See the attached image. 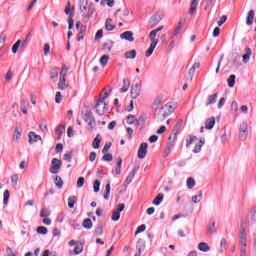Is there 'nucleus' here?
Here are the masks:
<instances>
[{
	"instance_id": "1",
	"label": "nucleus",
	"mask_w": 256,
	"mask_h": 256,
	"mask_svg": "<svg viewBox=\"0 0 256 256\" xmlns=\"http://www.w3.org/2000/svg\"><path fill=\"white\" fill-rule=\"evenodd\" d=\"M80 13L82 15V18L85 19L86 23L93 17V13H95V8H93V3H90L87 6H81L80 8Z\"/></svg>"
},
{
	"instance_id": "2",
	"label": "nucleus",
	"mask_w": 256,
	"mask_h": 256,
	"mask_svg": "<svg viewBox=\"0 0 256 256\" xmlns=\"http://www.w3.org/2000/svg\"><path fill=\"white\" fill-rule=\"evenodd\" d=\"M130 95L132 99H137V97L141 95V80L138 79L135 84L132 85Z\"/></svg>"
},
{
	"instance_id": "3",
	"label": "nucleus",
	"mask_w": 256,
	"mask_h": 256,
	"mask_svg": "<svg viewBox=\"0 0 256 256\" xmlns=\"http://www.w3.org/2000/svg\"><path fill=\"white\" fill-rule=\"evenodd\" d=\"M239 247H247V232H245V224L243 223L240 225Z\"/></svg>"
},
{
	"instance_id": "4",
	"label": "nucleus",
	"mask_w": 256,
	"mask_h": 256,
	"mask_svg": "<svg viewBox=\"0 0 256 256\" xmlns=\"http://www.w3.org/2000/svg\"><path fill=\"white\" fill-rule=\"evenodd\" d=\"M95 109H96V113L97 115H105V113H107V111H109V108L107 107V103L98 100L96 105H95Z\"/></svg>"
},
{
	"instance_id": "5",
	"label": "nucleus",
	"mask_w": 256,
	"mask_h": 256,
	"mask_svg": "<svg viewBox=\"0 0 256 256\" xmlns=\"http://www.w3.org/2000/svg\"><path fill=\"white\" fill-rule=\"evenodd\" d=\"M248 135H249V125L247 124V122H243L239 128L240 141H245V139H247Z\"/></svg>"
},
{
	"instance_id": "6",
	"label": "nucleus",
	"mask_w": 256,
	"mask_h": 256,
	"mask_svg": "<svg viewBox=\"0 0 256 256\" xmlns=\"http://www.w3.org/2000/svg\"><path fill=\"white\" fill-rule=\"evenodd\" d=\"M125 210V204H118L117 209L112 212V221L121 219V212Z\"/></svg>"
},
{
	"instance_id": "7",
	"label": "nucleus",
	"mask_w": 256,
	"mask_h": 256,
	"mask_svg": "<svg viewBox=\"0 0 256 256\" xmlns=\"http://www.w3.org/2000/svg\"><path fill=\"white\" fill-rule=\"evenodd\" d=\"M61 160L54 158L52 159V165L50 167V173H52L53 175H57V173H59V169H61Z\"/></svg>"
},
{
	"instance_id": "8",
	"label": "nucleus",
	"mask_w": 256,
	"mask_h": 256,
	"mask_svg": "<svg viewBox=\"0 0 256 256\" xmlns=\"http://www.w3.org/2000/svg\"><path fill=\"white\" fill-rule=\"evenodd\" d=\"M147 147H149V144L146 142L140 145L138 149V159H145V157H147Z\"/></svg>"
},
{
	"instance_id": "9",
	"label": "nucleus",
	"mask_w": 256,
	"mask_h": 256,
	"mask_svg": "<svg viewBox=\"0 0 256 256\" xmlns=\"http://www.w3.org/2000/svg\"><path fill=\"white\" fill-rule=\"evenodd\" d=\"M185 25V20H180L176 28L174 29V32L171 36V39H175V37H179L181 35V31H183V26Z\"/></svg>"
},
{
	"instance_id": "10",
	"label": "nucleus",
	"mask_w": 256,
	"mask_h": 256,
	"mask_svg": "<svg viewBox=\"0 0 256 256\" xmlns=\"http://www.w3.org/2000/svg\"><path fill=\"white\" fill-rule=\"evenodd\" d=\"M161 23V16L160 15H153L148 22L149 29H153V27H156V25H159Z\"/></svg>"
},
{
	"instance_id": "11",
	"label": "nucleus",
	"mask_w": 256,
	"mask_h": 256,
	"mask_svg": "<svg viewBox=\"0 0 256 256\" xmlns=\"http://www.w3.org/2000/svg\"><path fill=\"white\" fill-rule=\"evenodd\" d=\"M169 115H171L170 112H168V110H163V107H162L158 113L157 122L163 123V121H165L167 117H169Z\"/></svg>"
},
{
	"instance_id": "12",
	"label": "nucleus",
	"mask_w": 256,
	"mask_h": 256,
	"mask_svg": "<svg viewBox=\"0 0 256 256\" xmlns=\"http://www.w3.org/2000/svg\"><path fill=\"white\" fill-rule=\"evenodd\" d=\"M139 171V166H135L133 170L128 174L125 183L127 185H130V183H133V179H135V175H137V172Z\"/></svg>"
},
{
	"instance_id": "13",
	"label": "nucleus",
	"mask_w": 256,
	"mask_h": 256,
	"mask_svg": "<svg viewBox=\"0 0 256 256\" xmlns=\"http://www.w3.org/2000/svg\"><path fill=\"white\" fill-rule=\"evenodd\" d=\"M219 97V93H214L212 95H208L207 100L205 102V106L209 107V105H215L217 103V98Z\"/></svg>"
},
{
	"instance_id": "14",
	"label": "nucleus",
	"mask_w": 256,
	"mask_h": 256,
	"mask_svg": "<svg viewBox=\"0 0 256 256\" xmlns=\"http://www.w3.org/2000/svg\"><path fill=\"white\" fill-rule=\"evenodd\" d=\"M120 39H124L125 41H129L130 43H133L135 41V38L133 37V32L126 31L120 35Z\"/></svg>"
},
{
	"instance_id": "15",
	"label": "nucleus",
	"mask_w": 256,
	"mask_h": 256,
	"mask_svg": "<svg viewBox=\"0 0 256 256\" xmlns=\"http://www.w3.org/2000/svg\"><path fill=\"white\" fill-rule=\"evenodd\" d=\"M254 20H255V10H249L246 17V25H248V27H251V25H253Z\"/></svg>"
},
{
	"instance_id": "16",
	"label": "nucleus",
	"mask_w": 256,
	"mask_h": 256,
	"mask_svg": "<svg viewBox=\"0 0 256 256\" xmlns=\"http://www.w3.org/2000/svg\"><path fill=\"white\" fill-rule=\"evenodd\" d=\"M29 137V143H37L38 141H41V135H37L35 132L31 131L28 134Z\"/></svg>"
},
{
	"instance_id": "17",
	"label": "nucleus",
	"mask_w": 256,
	"mask_h": 256,
	"mask_svg": "<svg viewBox=\"0 0 256 256\" xmlns=\"http://www.w3.org/2000/svg\"><path fill=\"white\" fill-rule=\"evenodd\" d=\"M177 139V132L171 133L170 136L168 137V142L166 144V147H169L173 149L175 146V140Z\"/></svg>"
},
{
	"instance_id": "18",
	"label": "nucleus",
	"mask_w": 256,
	"mask_h": 256,
	"mask_svg": "<svg viewBox=\"0 0 256 256\" xmlns=\"http://www.w3.org/2000/svg\"><path fill=\"white\" fill-rule=\"evenodd\" d=\"M22 133H23V129L16 127L12 136L13 141H16V143H19V139H21Z\"/></svg>"
},
{
	"instance_id": "19",
	"label": "nucleus",
	"mask_w": 256,
	"mask_h": 256,
	"mask_svg": "<svg viewBox=\"0 0 256 256\" xmlns=\"http://www.w3.org/2000/svg\"><path fill=\"white\" fill-rule=\"evenodd\" d=\"M136 249H137L136 253H138V255H141V253H143V251H145V241H143V239H139L137 241Z\"/></svg>"
},
{
	"instance_id": "20",
	"label": "nucleus",
	"mask_w": 256,
	"mask_h": 256,
	"mask_svg": "<svg viewBox=\"0 0 256 256\" xmlns=\"http://www.w3.org/2000/svg\"><path fill=\"white\" fill-rule=\"evenodd\" d=\"M200 0H191L189 15H193L197 12V6L199 5Z\"/></svg>"
},
{
	"instance_id": "21",
	"label": "nucleus",
	"mask_w": 256,
	"mask_h": 256,
	"mask_svg": "<svg viewBox=\"0 0 256 256\" xmlns=\"http://www.w3.org/2000/svg\"><path fill=\"white\" fill-rule=\"evenodd\" d=\"M67 87H69V83H67V78H59L58 89H60V91H65Z\"/></svg>"
},
{
	"instance_id": "22",
	"label": "nucleus",
	"mask_w": 256,
	"mask_h": 256,
	"mask_svg": "<svg viewBox=\"0 0 256 256\" xmlns=\"http://www.w3.org/2000/svg\"><path fill=\"white\" fill-rule=\"evenodd\" d=\"M50 78L54 82L58 81V79H59V70L57 69V67L51 68V70H50Z\"/></svg>"
},
{
	"instance_id": "23",
	"label": "nucleus",
	"mask_w": 256,
	"mask_h": 256,
	"mask_svg": "<svg viewBox=\"0 0 256 256\" xmlns=\"http://www.w3.org/2000/svg\"><path fill=\"white\" fill-rule=\"evenodd\" d=\"M246 53L242 56L243 63H247L251 59V55H253V50L251 48L245 49Z\"/></svg>"
},
{
	"instance_id": "24",
	"label": "nucleus",
	"mask_w": 256,
	"mask_h": 256,
	"mask_svg": "<svg viewBox=\"0 0 256 256\" xmlns=\"http://www.w3.org/2000/svg\"><path fill=\"white\" fill-rule=\"evenodd\" d=\"M101 139H102L101 135L97 134L92 142L93 149H99V147H101Z\"/></svg>"
},
{
	"instance_id": "25",
	"label": "nucleus",
	"mask_w": 256,
	"mask_h": 256,
	"mask_svg": "<svg viewBox=\"0 0 256 256\" xmlns=\"http://www.w3.org/2000/svg\"><path fill=\"white\" fill-rule=\"evenodd\" d=\"M163 199H165V195L163 193H159L153 200L152 205H161L163 202Z\"/></svg>"
},
{
	"instance_id": "26",
	"label": "nucleus",
	"mask_w": 256,
	"mask_h": 256,
	"mask_svg": "<svg viewBox=\"0 0 256 256\" xmlns=\"http://www.w3.org/2000/svg\"><path fill=\"white\" fill-rule=\"evenodd\" d=\"M199 67H201V64L199 62H195L193 66L189 69L188 75L191 79H193V75H195V70L199 69Z\"/></svg>"
},
{
	"instance_id": "27",
	"label": "nucleus",
	"mask_w": 256,
	"mask_h": 256,
	"mask_svg": "<svg viewBox=\"0 0 256 256\" xmlns=\"http://www.w3.org/2000/svg\"><path fill=\"white\" fill-rule=\"evenodd\" d=\"M105 29L106 31H114L115 25H113V19L111 18L106 19Z\"/></svg>"
},
{
	"instance_id": "28",
	"label": "nucleus",
	"mask_w": 256,
	"mask_h": 256,
	"mask_svg": "<svg viewBox=\"0 0 256 256\" xmlns=\"http://www.w3.org/2000/svg\"><path fill=\"white\" fill-rule=\"evenodd\" d=\"M215 127V117H211L205 121V128L206 129H213Z\"/></svg>"
},
{
	"instance_id": "29",
	"label": "nucleus",
	"mask_w": 256,
	"mask_h": 256,
	"mask_svg": "<svg viewBox=\"0 0 256 256\" xmlns=\"http://www.w3.org/2000/svg\"><path fill=\"white\" fill-rule=\"evenodd\" d=\"M127 124L128 125H139V120L135 117V115L127 116Z\"/></svg>"
},
{
	"instance_id": "30",
	"label": "nucleus",
	"mask_w": 256,
	"mask_h": 256,
	"mask_svg": "<svg viewBox=\"0 0 256 256\" xmlns=\"http://www.w3.org/2000/svg\"><path fill=\"white\" fill-rule=\"evenodd\" d=\"M177 108V105H171V104H165L164 106H162V111H168L171 113H173L175 111V109Z\"/></svg>"
},
{
	"instance_id": "31",
	"label": "nucleus",
	"mask_w": 256,
	"mask_h": 256,
	"mask_svg": "<svg viewBox=\"0 0 256 256\" xmlns=\"http://www.w3.org/2000/svg\"><path fill=\"white\" fill-rule=\"evenodd\" d=\"M27 107H29V102H27L25 100H21L20 101V109H21L22 113H24V115H27V113H28Z\"/></svg>"
},
{
	"instance_id": "32",
	"label": "nucleus",
	"mask_w": 256,
	"mask_h": 256,
	"mask_svg": "<svg viewBox=\"0 0 256 256\" xmlns=\"http://www.w3.org/2000/svg\"><path fill=\"white\" fill-rule=\"evenodd\" d=\"M93 118H95V116L93 115V112H91V110L86 111L82 117V119H83V121H85V123H87L88 121H90Z\"/></svg>"
},
{
	"instance_id": "33",
	"label": "nucleus",
	"mask_w": 256,
	"mask_h": 256,
	"mask_svg": "<svg viewBox=\"0 0 256 256\" xmlns=\"http://www.w3.org/2000/svg\"><path fill=\"white\" fill-rule=\"evenodd\" d=\"M125 59H135L137 57V50H130L125 52Z\"/></svg>"
},
{
	"instance_id": "34",
	"label": "nucleus",
	"mask_w": 256,
	"mask_h": 256,
	"mask_svg": "<svg viewBox=\"0 0 256 256\" xmlns=\"http://www.w3.org/2000/svg\"><path fill=\"white\" fill-rule=\"evenodd\" d=\"M86 123L88 127H90V131H95V129L97 128V121L95 120V118L88 120Z\"/></svg>"
},
{
	"instance_id": "35",
	"label": "nucleus",
	"mask_w": 256,
	"mask_h": 256,
	"mask_svg": "<svg viewBox=\"0 0 256 256\" xmlns=\"http://www.w3.org/2000/svg\"><path fill=\"white\" fill-rule=\"evenodd\" d=\"M250 221L253 224H256V206H253L250 209Z\"/></svg>"
},
{
	"instance_id": "36",
	"label": "nucleus",
	"mask_w": 256,
	"mask_h": 256,
	"mask_svg": "<svg viewBox=\"0 0 256 256\" xmlns=\"http://www.w3.org/2000/svg\"><path fill=\"white\" fill-rule=\"evenodd\" d=\"M109 195H111V184L108 182L105 186V194H104V199L106 201H109Z\"/></svg>"
},
{
	"instance_id": "37",
	"label": "nucleus",
	"mask_w": 256,
	"mask_h": 256,
	"mask_svg": "<svg viewBox=\"0 0 256 256\" xmlns=\"http://www.w3.org/2000/svg\"><path fill=\"white\" fill-rule=\"evenodd\" d=\"M113 41L108 40L106 43L103 44V49L104 51H107L108 53L111 51V49H113Z\"/></svg>"
},
{
	"instance_id": "38",
	"label": "nucleus",
	"mask_w": 256,
	"mask_h": 256,
	"mask_svg": "<svg viewBox=\"0 0 256 256\" xmlns=\"http://www.w3.org/2000/svg\"><path fill=\"white\" fill-rule=\"evenodd\" d=\"M95 237H100V235H103V224H98L97 227L94 230Z\"/></svg>"
},
{
	"instance_id": "39",
	"label": "nucleus",
	"mask_w": 256,
	"mask_h": 256,
	"mask_svg": "<svg viewBox=\"0 0 256 256\" xmlns=\"http://www.w3.org/2000/svg\"><path fill=\"white\" fill-rule=\"evenodd\" d=\"M75 203H77V196H71L68 198L69 209H73V207H75Z\"/></svg>"
},
{
	"instance_id": "40",
	"label": "nucleus",
	"mask_w": 256,
	"mask_h": 256,
	"mask_svg": "<svg viewBox=\"0 0 256 256\" xmlns=\"http://www.w3.org/2000/svg\"><path fill=\"white\" fill-rule=\"evenodd\" d=\"M55 186L57 189H62L63 188V179L60 178V176H56L54 179Z\"/></svg>"
},
{
	"instance_id": "41",
	"label": "nucleus",
	"mask_w": 256,
	"mask_h": 256,
	"mask_svg": "<svg viewBox=\"0 0 256 256\" xmlns=\"http://www.w3.org/2000/svg\"><path fill=\"white\" fill-rule=\"evenodd\" d=\"M82 226L84 227V229H91L93 227V222L91 221V219L86 218L83 221Z\"/></svg>"
},
{
	"instance_id": "42",
	"label": "nucleus",
	"mask_w": 256,
	"mask_h": 256,
	"mask_svg": "<svg viewBox=\"0 0 256 256\" xmlns=\"http://www.w3.org/2000/svg\"><path fill=\"white\" fill-rule=\"evenodd\" d=\"M208 233L210 235H213V233H217V227H215V221H212L209 225H208Z\"/></svg>"
},
{
	"instance_id": "43",
	"label": "nucleus",
	"mask_w": 256,
	"mask_h": 256,
	"mask_svg": "<svg viewBox=\"0 0 256 256\" xmlns=\"http://www.w3.org/2000/svg\"><path fill=\"white\" fill-rule=\"evenodd\" d=\"M108 89H109V90L106 91V92H104L103 95H102V94L100 95L98 101L105 102V99H107V97H109V95H111V91H112L111 87L108 86Z\"/></svg>"
},
{
	"instance_id": "44",
	"label": "nucleus",
	"mask_w": 256,
	"mask_h": 256,
	"mask_svg": "<svg viewBox=\"0 0 256 256\" xmlns=\"http://www.w3.org/2000/svg\"><path fill=\"white\" fill-rule=\"evenodd\" d=\"M235 79H236V76L234 74L229 76V78L227 79L228 87L230 88L235 87Z\"/></svg>"
},
{
	"instance_id": "45",
	"label": "nucleus",
	"mask_w": 256,
	"mask_h": 256,
	"mask_svg": "<svg viewBox=\"0 0 256 256\" xmlns=\"http://www.w3.org/2000/svg\"><path fill=\"white\" fill-rule=\"evenodd\" d=\"M73 17H75V13H70V16L68 17V29H73V26L75 25V21H73Z\"/></svg>"
},
{
	"instance_id": "46",
	"label": "nucleus",
	"mask_w": 256,
	"mask_h": 256,
	"mask_svg": "<svg viewBox=\"0 0 256 256\" xmlns=\"http://www.w3.org/2000/svg\"><path fill=\"white\" fill-rule=\"evenodd\" d=\"M123 165V159L121 157H118V162L116 166V175H121V167Z\"/></svg>"
},
{
	"instance_id": "47",
	"label": "nucleus",
	"mask_w": 256,
	"mask_h": 256,
	"mask_svg": "<svg viewBox=\"0 0 256 256\" xmlns=\"http://www.w3.org/2000/svg\"><path fill=\"white\" fill-rule=\"evenodd\" d=\"M186 186H187V189H193V187H195V179H193L192 177H189L186 181Z\"/></svg>"
},
{
	"instance_id": "48",
	"label": "nucleus",
	"mask_w": 256,
	"mask_h": 256,
	"mask_svg": "<svg viewBox=\"0 0 256 256\" xmlns=\"http://www.w3.org/2000/svg\"><path fill=\"white\" fill-rule=\"evenodd\" d=\"M69 225L73 227V229H81V224L77 222L75 219H70L69 220Z\"/></svg>"
},
{
	"instance_id": "49",
	"label": "nucleus",
	"mask_w": 256,
	"mask_h": 256,
	"mask_svg": "<svg viewBox=\"0 0 256 256\" xmlns=\"http://www.w3.org/2000/svg\"><path fill=\"white\" fill-rule=\"evenodd\" d=\"M198 248L200 251H203L204 253H207V251H209V245H207V243H205V242H201L198 245Z\"/></svg>"
},
{
	"instance_id": "50",
	"label": "nucleus",
	"mask_w": 256,
	"mask_h": 256,
	"mask_svg": "<svg viewBox=\"0 0 256 256\" xmlns=\"http://www.w3.org/2000/svg\"><path fill=\"white\" fill-rule=\"evenodd\" d=\"M49 215H51V210H49L47 208H43L40 211V217H42V218H47V217H49Z\"/></svg>"
},
{
	"instance_id": "51",
	"label": "nucleus",
	"mask_w": 256,
	"mask_h": 256,
	"mask_svg": "<svg viewBox=\"0 0 256 256\" xmlns=\"http://www.w3.org/2000/svg\"><path fill=\"white\" fill-rule=\"evenodd\" d=\"M201 199H203V192H201V191L199 192L198 195H195L192 197V201L194 203H201Z\"/></svg>"
},
{
	"instance_id": "52",
	"label": "nucleus",
	"mask_w": 256,
	"mask_h": 256,
	"mask_svg": "<svg viewBox=\"0 0 256 256\" xmlns=\"http://www.w3.org/2000/svg\"><path fill=\"white\" fill-rule=\"evenodd\" d=\"M63 159L64 161H66L67 163H71L72 159H73V152H68L66 154L63 155Z\"/></svg>"
},
{
	"instance_id": "53",
	"label": "nucleus",
	"mask_w": 256,
	"mask_h": 256,
	"mask_svg": "<svg viewBox=\"0 0 256 256\" xmlns=\"http://www.w3.org/2000/svg\"><path fill=\"white\" fill-rule=\"evenodd\" d=\"M107 63H109V55H103L100 58V64L102 65V67H105V65H107Z\"/></svg>"
},
{
	"instance_id": "54",
	"label": "nucleus",
	"mask_w": 256,
	"mask_h": 256,
	"mask_svg": "<svg viewBox=\"0 0 256 256\" xmlns=\"http://www.w3.org/2000/svg\"><path fill=\"white\" fill-rule=\"evenodd\" d=\"M101 187V182L99 180H95L93 183L94 193H99Z\"/></svg>"
},
{
	"instance_id": "55",
	"label": "nucleus",
	"mask_w": 256,
	"mask_h": 256,
	"mask_svg": "<svg viewBox=\"0 0 256 256\" xmlns=\"http://www.w3.org/2000/svg\"><path fill=\"white\" fill-rule=\"evenodd\" d=\"M55 131L56 135H63V133H65V125L60 124Z\"/></svg>"
},
{
	"instance_id": "56",
	"label": "nucleus",
	"mask_w": 256,
	"mask_h": 256,
	"mask_svg": "<svg viewBox=\"0 0 256 256\" xmlns=\"http://www.w3.org/2000/svg\"><path fill=\"white\" fill-rule=\"evenodd\" d=\"M3 197H4L3 199L4 207H6L7 203H9V197H10L9 190L4 191Z\"/></svg>"
},
{
	"instance_id": "57",
	"label": "nucleus",
	"mask_w": 256,
	"mask_h": 256,
	"mask_svg": "<svg viewBox=\"0 0 256 256\" xmlns=\"http://www.w3.org/2000/svg\"><path fill=\"white\" fill-rule=\"evenodd\" d=\"M19 47H21V40H17L12 46V53H17V51H19Z\"/></svg>"
},
{
	"instance_id": "58",
	"label": "nucleus",
	"mask_w": 256,
	"mask_h": 256,
	"mask_svg": "<svg viewBox=\"0 0 256 256\" xmlns=\"http://www.w3.org/2000/svg\"><path fill=\"white\" fill-rule=\"evenodd\" d=\"M194 141H197V136H190L189 139H186V147L189 148L190 145H193Z\"/></svg>"
},
{
	"instance_id": "59",
	"label": "nucleus",
	"mask_w": 256,
	"mask_h": 256,
	"mask_svg": "<svg viewBox=\"0 0 256 256\" xmlns=\"http://www.w3.org/2000/svg\"><path fill=\"white\" fill-rule=\"evenodd\" d=\"M47 232L48 230H47V227L45 226H39L37 228V233H39L40 235H47Z\"/></svg>"
},
{
	"instance_id": "60",
	"label": "nucleus",
	"mask_w": 256,
	"mask_h": 256,
	"mask_svg": "<svg viewBox=\"0 0 256 256\" xmlns=\"http://www.w3.org/2000/svg\"><path fill=\"white\" fill-rule=\"evenodd\" d=\"M231 111H233L234 113H237L239 111V104L235 100L231 103Z\"/></svg>"
},
{
	"instance_id": "61",
	"label": "nucleus",
	"mask_w": 256,
	"mask_h": 256,
	"mask_svg": "<svg viewBox=\"0 0 256 256\" xmlns=\"http://www.w3.org/2000/svg\"><path fill=\"white\" fill-rule=\"evenodd\" d=\"M51 52V45L49 43L44 44V56L47 57Z\"/></svg>"
},
{
	"instance_id": "62",
	"label": "nucleus",
	"mask_w": 256,
	"mask_h": 256,
	"mask_svg": "<svg viewBox=\"0 0 256 256\" xmlns=\"http://www.w3.org/2000/svg\"><path fill=\"white\" fill-rule=\"evenodd\" d=\"M80 253H83V245H79L74 248V255H80Z\"/></svg>"
},
{
	"instance_id": "63",
	"label": "nucleus",
	"mask_w": 256,
	"mask_h": 256,
	"mask_svg": "<svg viewBox=\"0 0 256 256\" xmlns=\"http://www.w3.org/2000/svg\"><path fill=\"white\" fill-rule=\"evenodd\" d=\"M102 161H113V154L107 153L102 157Z\"/></svg>"
},
{
	"instance_id": "64",
	"label": "nucleus",
	"mask_w": 256,
	"mask_h": 256,
	"mask_svg": "<svg viewBox=\"0 0 256 256\" xmlns=\"http://www.w3.org/2000/svg\"><path fill=\"white\" fill-rule=\"evenodd\" d=\"M6 255H7V256H17V255L15 254V252H13V249H11V247H7V248H6Z\"/></svg>"
}]
</instances>
